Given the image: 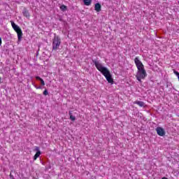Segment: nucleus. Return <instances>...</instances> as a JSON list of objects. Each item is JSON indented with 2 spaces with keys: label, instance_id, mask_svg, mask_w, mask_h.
<instances>
[{
  "label": "nucleus",
  "instance_id": "1",
  "mask_svg": "<svg viewBox=\"0 0 179 179\" xmlns=\"http://www.w3.org/2000/svg\"><path fill=\"white\" fill-rule=\"evenodd\" d=\"M134 63L137 68V73L136 75V78L138 82L142 83V80L145 79L146 76H148V73H146V70L145 69V66L142 63L141 60H139V57H136L134 59Z\"/></svg>",
  "mask_w": 179,
  "mask_h": 179
},
{
  "label": "nucleus",
  "instance_id": "2",
  "mask_svg": "<svg viewBox=\"0 0 179 179\" xmlns=\"http://www.w3.org/2000/svg\"><path fill=\"white\" fill-rule=\"evenodd\" d=\"M93 62L98 71L103 75V76L106 78V80L108 82V83H113L114 79H113V76H111V73H110V71L107 67H105L103 66L101 62L97 60H93Z\"/></svg>",
  "mask_w": 179,
  "mask_h": 179
},
{
  "label": "nucleus",
  "instance_id": "3",
  "mask_svg": "<svg viewBox=\"0 0 179 179\" xmlns=\"http://www.w3.org/2000/svg\"><path fill=\"white\" fill-rule=\"evenodd\" d=\"M11 26L13 30L16 31L18 40L20 41V40H22V38H23V32L22 31V29H20L19 26L16 25V24L13 22V21H11Z\"/></svg>",
  "mask_w": 179,
  "mask_h": 179
},
{
  "label": "nucleus",
  "instance_id": "4",
  "mask_svg": "<svg viewBox=\"0 0 179 179\" xmlns=\"http://www.w3.org/2000/svg\"><path fill=\"white\" fill-rule=\"evenodd\" d=\"M59 45H61V39L59 37L55 36L52 41V50L57 51L59 48Z\"/></svg>",
  "mask_w": 179,
  "mask_h": 179
},
{
  "label": "nucleus",
  "instance_id": "5",
  "mask_svg": "<svg viewBox=\"0 0 179 179\" xmlns=\"http://www.w3.org/2000/svg\"><path fill=\"white\" fill-rule=\"evenodd\" d=\"M156 131L157 135H159V136H164V135H166V131H164V129L160 127H157Z\"/></svg>",
  "mask_w": 179,
  "mask_h": 179
},
{
  "label": "nucleus",
  "instance_id": "6",
  "mask_svg": "<svg viewBox=\"0 0 179 179\" xmlns=\"http://www.w3.org/2000/svg\"><path fill=\"white\" fill-rule=\"evenodd\" d=\"M134 104H137L139 107H145V103L141 101H136L134 102Z\"/></svg>",
  "mask_w": 179,
  "mask_h": 179
},
{
  "label": "nucleus",
  "instance_id": "7",
  "mask_svg": "<svg viewBox=\"0 0 179 179\" xmlns=\"http://www.w3.org/2000/svg\"><path fill=\"white\" fill-rule=\"evenodd\" d=\"M94 9L96 12H100V10H101V5L99 3H96Z\"/></svg>",
  "mask_w": 179,
  "mask_h": 179
},
{
  "label": "nucleus",
  "instance_id": "8",
  "mask_svg": "<svg viewBox=\"0 0 179 179\" xmlns=\"http://www.w3.org/2000/svg\"><path fill=\"white\" fill-rule=\"evenodd\" d=\"M83 3L86 6H90V5H92V0H83Z\"/></svg>",
  "mask_w": 179,
  "mask_h": 179
},
{
  "label": "nucleus",
  "instance_id": "9",
  "mask_svg": "<svg viewBox=\"0 0 179 179\" xmlns=\"http://www.w3.org/2000/svg\"><path fill=\"white\" fill-rule=\"evenodd\" d=\"M23 15L25 16V17H30V14L29 13V11L24 10L22 11Z\"/></svg>",
  "mask_w": 179,
  "mask_h": 179
},
{
  "label": "nucleus",
  "instance_id": "10",
  "mask_svg": "<svg viewBox=\"0 0 179 179\" xmlns=\"http://www.w3.org/2000/svg\"><path fill=\"white\" fill-rule=\"evenodd\" d=\"M40 155H41V152H36V153L34 156V160H37V158L40 157Z\"/></svg>",
  "mask_w": 179,
  "mask_h": 179
},
{
  "label": "nucleus",
  "instance_id": "11",
  "mask_svg": "<svg viewBox=\"0 0 179 179\" xmlns=\"http://www.w3.org/2000/svg\"><path fill=\"white\" fill-rule=\"evenodd\" d=\"M69 114L70 115V120L71 121H75V120H76V117L75 116L72 115V111H69Z\"/></svg>",
  "mask_w": 179,
  "mask_h": 179
},
{
  "label": "nucleus",
  "instance_id": "12",
  "mask_svg": "<svg viewBox=\"0 0 179 179\" xmlns=\"http://www.w3.org/2000/svg\"><path fill=\"white\" fill-rule=\"evenodd\" d=\"M60 9L61 10H64V11L66 10V6H64V5L61 6Z\"/></svg>",
  "mask_w": 179,
  "mask_h": 179
},
{
  "label": "nucleus",
  "instance_id": "13",
  "mask_svg": "<svg viewBox=\"0 0 179 179\" xmlns=\"http://www.w3.org/2000/svg\"><path fill=\"white\" fill-rule=\"evenodd\" d=\"M43 95L44 96H48V90H47V89L44 90Z\"/></svg>",
  "mask_w": 179,
  "mask_h": 179
},
{
  "label": "nucleus",
  "instance_id": "14",
  "mask_svg": "<svg viewBox=\"0 0 179 179\" xmlns=\"http://www.w3.org/2000/svg\"><path fill=\"white\" fill-rule=\"evenodd\" d=\"M41 83L42 86L45 85V83L44 82V80H43V79L41 80Z\"/></svg>",
  "mask_w": 179,
  "mask_h": 179
},
{
  "label": "nucleus",
  "instance_id": "15",
  "mask_svg": "<svg viewBox=\"0 0 179 179\" xmlns=\"http://www.w3.org/2000/svg\"><path fill=\"white\" fill-rule=\"evenodd\" d=\"M35 150H36V152H41L40 151V148H38V147H36Z\"/></svg>",
  "mask_w": 179,
  "mask_h": 179
},
{
  "label": "nucleus",
  "instance_id": "16",
  "mask_svg": "<svg viewBox=\"0 0 179 179\" xmlns=\"http://www.w3.org/2000/svg\"><path fill=\"white\" fill-rule=\"evenodd\" d=\"M36 79L37 80H40V81H41L43 78H41L40 76H36Z\"/></svg>",
  "mask_w": 179,
  "mask_h": 179
},
{
  "label": "nucleus",
  "instance_id": "17",
  "mask_svg": "<svg viewBox=\"0 0 179 179\" xmlns=\"http://www.w3.org/2000/svg\"><path fill=\"white\" fill-rule=\"evenodd\" d=\"M174 73H175V75H176V76H179V73H178V71H174Z\"/></svg>",
  "mask_w": 179,
  "mask_h": 179
},
{
  "label": "nucleus",
  "instance_id": "18",
  "mask_svg": "<svg viewBox=\"0 0 179 179\" xmlns=\"http://www.w3.org/2000/svg\"><path fill=\"white\" fill-rule=\"evenodd\" d=\"M35 87H36V89H42V87H40V86H39V87H37V86L35 85Z\"/></svg>",
  "mask_w": 179,
  "mask_h": 179
},
{
  "label": "nucleus",
  "instance_id": "19",
  "mask_svg": "<svg viewBox=\"0 0 179 179\" xmlns=\"http://www.w3.org/2000/svg\"><path fill=\"white\" fill-rule=\"evenodd\" d=\"M1 44H2V39L0 37V45H1Z\"/></svg>",
  "mask_w": 179,
  "mask_h": 179
},
{
  "label": "nucleus",
  "instance_id": "20",
  "mask_svg": "<svg viewBox=\"0 0 179 179\" xmlns=\"http://www.w3.org/2000/svg\"><path fill=\"white\" fill-rule=\"evenodd\" d=\"M12 178H13V176H10Z\"/></svg>",
  "mask_w": 179,
  "mask_h": 179
},
{
  "label": "nucleus",
  "instance_id": "21",
  "mask_svg": "<svg viewBox=\"0 0 179 179\" xmlns=\"http://www.w3.org/2000/svg\"><path fill=\"white\" fill-rule=\"evenodd\" d=\"M0 80H1V78H0Z\"/></svg>",
  "mask_w": 179,
  "mask_h": 179
}]
</instances>
